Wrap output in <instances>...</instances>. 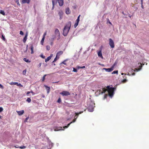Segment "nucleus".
<instances>
[{
  "mask_svg": "<svg viewBox=\"0 0 149 149\" xmlns=\"http://www.w3.org/2000/svg\"><path fill=\"white\" fill-rule=\"evenodd\" d=\"M31 93H32L33 95H34L35 94V93L32 91H31Z\"/></svg>",
  "mask_w": 149,
  "mask_h": 149,
  "instance_id": "nucleus-50",
  "label": "nucleus"
},
{
  "mask_svg": "<svg viewBox=\"0 0 149 149\" xmlns=\"http://www.w3.org/2000/svg\"><path fill=\"white\" fill-rule=\"evenodd\" d=\"M115 63L113 67H111L110 68H103V69L105 70V71L107 72H111V71H112L113 70V67L115 65Z\"/></svg>",
  "mask_w": 149,
  "mask_h": 149,
  "instance_id": "nucleus-9",
  "label": "nucleus"
},
{
  "mask_svg": "<svg viewBox=\"0 0 149 149\" xmlns=\"http://www.w3.org/2000/svg\"><path fill=\"white\" fill-rule=\"evenodd\" d=\"M108 96V95L107 94H105L104 96V99H105Z\"/></svg>",
  "mask_w": 149,
  "mask_h": 149,
  "instance_id": "nucleus-46",
  "label": "nucleus"
},
{
  "mask_svg": "<svg viewBox=\"0 0 149 149\" xmlns=\"http://www.w3.org/2000/svg\"><path fill=\"white\" fill-rule=\"evenodd\" d=\"M15 148H19V147H17V146H14Z\"/></svg>",
  "mask_w": 149,
  "mask_h": 149,
  "instance_id": "nucleus-63",
  "label": "nucleus"
},
{
  "mask_svg": "<svg viewBox=\"0 0 149 149\" xmlns=\"http://www.w3.org/2000/svg\"><path fill=\"white\" fill-rule=\"evenodd\" d=\"M60 94H61L63 96H67L70 95V93L66 91H63L62 92L60 93Z\"/></svg>",
  "mask_w": 149,
  "mask_h": 149,
  "instance_id": "nucleus-10",
  "label": "nucleus"
},
{
  "mask_svg": "<svg viewBox=\"0 0 149 149\" xmlns=\"http://www.w3.org/2000/svg\"><path fill=\"white\" fill-rule=\"evenodd\" d=\"M15 2H18V1H19V0H15Z\"/></svg>",
  "mask_w": 149,
  "mask_h": 149,
  "instance_id": "nucleus-59",
  "label": "nucleus"
},
{
  "mask_svg": "<svg viewBox=\"0 0 149 149\" xmlns=\"http://www.w3.org/2000/svg\"><path fill=\"white\" fill-rule=\"evenodd\" d=\"M58 14L60 16V19H61L62 18L63 16V13L62 11H59L58 13Z\"/></svg>",
  "mask_w": 149,
  "mask_h": 149,
  "instance_id": "nucleus-17",
  "label": "nucleus"
},
{
  "mask_svg": "<svg viewBox=\"0 0 149 149\" xmlns=\"http://www.w3.org/2000/svg\"><path fill=\"white\" fill-rule=\"evenodd\" d=\"M95 104L93 102L91 101V100L88 101L87 103L88 106V109L90 112H93L94 111V108L95 107Z\"/></svg>",
  "mask_w": 149,
  "mask_h": 149,
  "instance_id": "nucleus-2",
  "label": "nucleus"
},
{
  "mask_svg": "<svg viewBox=\"0 0 149 149\" xmlns=\"http://www.w3.org/2000/svg\"><path fill=\"white\" fill-rule=\"evenodd\" d=\"M80 16H81V15H79L78 16V17L77 19H79V18H80Z\"/></svg>",
  "mask_w": 149,
  "mask_h": 149,
  "instance_id": "nucleus-57",
  "label": "nucleus"
},
{
  "mask_svg": "<svg viewBox=\"0 0 149 149\" xmlns=\"http://www.w3.org/2000/svg\"><path fill=\"white\" fill-rule=\"evenodd\" d=\"M72 71H73L74 72H77V70L75 68H73V70Z\"/></svg>",
  "mask_w": 149,
  "mask_h": 149,
  "instance_id": "nucleus-40",
  "label": "nucleus"
},
{
  "mask_svg": "<svg viewBox=\"0 0 149 149\" xmlns=\"http://www.w3.org/2000/svg\"><path fill=\"white\" fill-rule=\"evenodd\" d=\"M31 101V100L30 98H28L26 100V101L29 103Z\"/></svg>",
  "mask_w": 149,
  "mask_h": 149,
  "instance_id": "nucleus-31",
  "label": "nucleus"
},
{
  "mask_svg": "<svg viewBox=\"0 0 149 149\" xmlns=\"http://www.w3.org/2000/svg\"><path fill=\"white\" fill-rule=\"evenodd\" d=\"M141 7H142V8H144L143 7V4H141Z\"/></svg>",
  "mask_w": 149,
  "mask_h": 149,
  "instance_id": "nucleus-60",
  "label": "nucleus"
},
{
  "mask_svg": "<svg viewBox=\"0 0 149 149\" xmlns=\"http://www.w3.org/2000/svg\"><path fill=\"white\" fill-rule=\"evenodd\" d=\"M70 13V10L69 8H68L66 9L65 11V13L67 14H69Z\"/></svg>",
  "mask_w": 149,
  "mask_h": 149,
  "instance_id": "nucleus-22",
  "label": "nucleus"
},
{
  "mask_svg": "<svg viewBox=\"0 0 149 149\" xmlns=\"http://www.w3.org/2000/svg\"><path fill=\"white\" fill-rule=\"evenodd\" d=\"M121 74L122 75H123V74H124L123 73H122ZM125 74V75H126V74Z\"/></svg>",
  "mask_w": 149,
  "mask_h": 149,
  "instance_id": "nucleus-61",
  "label": "nucleus"
},
{
  "mask_svg": "<svg viewBox=\"0 0 149 149\" xmlns=\"http://www.w3.org/2000/svg\"><path fill=\"white\" fill-rule=\"evenodd\" d=\"M40 56L42 58H45V56L42 54H41L40 55Z\"/></svg>",
  "mask_w": 149,
  "mask_h": 149,
  "instance_id": "nucleus-38",
  "label": "nucleus"
},
{
  "mask_svg": "<svg viewBox=\"0 0 149 149\" xmlns=\"http://www.w3.org/2000/svg\"><path fill=\"white\" fill-rule=\"evenodd\" d=\"M55 35L54 36H53L52 39L53 40L54 39L56 38V36H58L59 38H60V33L59 30L57 29H55Z\"/></svg>",
  "mask_w": 149,
  "mask_h": 149,
  "instance_id": "nucleus-5",
  "label": "nucleus"
},
{
  "mask_svg": "<svg viewBox=\"0 0 149 149\" xmlns=\"http://www.w3.org/2000/svg\"><path fill=\"white\" fill-rule=\"evenodd\" d=\"M47 50H49L50 49V47L48 45H47L46 47Z\"/></svg>",
  "mask_w": 149,
  "mask_h": 149,
  "instance_id": "nucleus-39",
  "label": "nucleus"
},
{
  "mask_svg": "<svg viewBox=\"0 0 149 149\" xmlns=\"http://www.w3.org/2000/svg\"><path fill=\"white\" fill-rule=\"evenodd\" d=\"M77 68L78 69H80V68H82V69H83V68H85V66H84L82 67H80V66H77Z\"/></svg>",
  "mask_w": 149,
  "mask_h": 149,
  "instance_id": "nucleus-26",
  "label": "nucleus"
},
{
  "mask_svg": "<svg viewBox=\"0 0 149 149\" xmlns=\"http://www.w3.org/2000/svg\"><path fill=\"white\" fill-rule=\"evenodd\" d=\"M79 19H77L76 20V22L74 24V28H76L77 26H78L79 22Z\"/></svg>",
  "mask_w": 149,
  "mask_h": 149,
  "instance_id": "nucleus-14",
  "label": "nucleus"
},
{
  "mask_svg": "<svg viewBox=\"0 0 149 149\" xmlns=\"http://www.w3.org/2000/svg\"><path fill=\"white\" fill-rule=\"evenodd\" d=\"M19 148L21 149H24L26 148V146H22L20 147Z\"/></svg>",
  "mask_w": 149,
  "mask_h": 149,
  "instance_id": "nucleus-35",
  "label": "nucleus"
},
{
  "mask_svg": "<svg viewBox=\"0 0 149 149\" xmlns=\"http://www.w3.org/2000/svg\"><path fill=\"white\" fill-rule=\"evenodd\" d=\"M52 56L53 54H51L50 56L48 57L47 58L45 59V62L46 63L48 61H49L50 59H51Z\"/></svg>",
  "mask_w": 149,
  "mask_h": 149,
  "instance_id": "nucleus-13",
  "label": "nucleus"
},
{
  "mask_svg": "<svg viewBox=\"0 0 149 149\" xmlns=\"http://www.w3.org/2000/svg\"><path fill=\"white\" fill-rule=\"evenodd\" d=\"M48 143L49 145V146L50 147H52L53 146V143H52L49 140H48Z\"/></svg>",
  "mask_w": 149,
  "mask_h": 149,
  "instance_id": "nucleus-21",
  "label": "nucleus"
},
{
  "mask_svg": "<svg viewBox=\"0 0 149 149\" xmlns=\"http://www.w3.org/2000/svg\"><path fill=\"white\" fill-rule=\"evenodd\" d=\"M71 22H68L64 27L63 31V35L65 36H66L70 30L71 25Z\"/></svg>",
  "mask_w": 149,
  "mask_h": 149,
  "instance_id": "nucleus-1",
  "label": "nucleus"
},
{
  "mask_svg": "<svg viewBox=\"0 0 149 149\" xmlns=\"http://www.w3.org/2000/svg\"><path fill=\"white\" fill-rule=\"evenodd\" d=\"M30 0H22L21 3L22 4L27 3L29 4L30 3Z\"/></svg>",
  "mask_w": 149,
  "mask_h": 149,
  "instance_id": "nucleus-12",
  "label": "nucleus"
},
{
  "mask_svg": "<svg viewBox=\"0 0 149 149\" xmlns=\"http://www.w3.org/2000/svg\"><path fill=\"white\" fill-rule=\"evenodd\" d=\"M83 112H80L79 113H75V114H76V115L77 116H78L79 114H81V113H82Z\"/></svg>",
  "mask_w": 149,
  "mask_h": 149,
  "instance_id": "nucleus-44",
  "label": "nucleus"
},
{
  "mask_svg": "<svg viewBox=\"0 0 149 149\" xmlns=\"http://www.w3.org/2000/svg\"><path fill=\"white\" fill-rule=\"evenodd\" d=\"M3 110V109L2 107H0V112H1Z\"/></svg>",
  "mask_w": 149,
  "mask_h": 149,
  "instance_id": "nucleus-45",
  "label": "nucleus"
},
{
  "mask_svg": "<svg viewBox=\"0 0 149 149\" xmlns=\"http://www.w3.org/2000/svg\"><path fill=\"white\" fill-rule=\"evenodd\" d=\"M0 88H1L2 89L3 88V86L1 84H0Z\"/></svg>",
  "mask_w": 149,
  "mask_h": 149,
  "instance_id": "nucleus-49",
  "label": "nucleus"
},
{
  "mask_svg": "<svg viewBox=\"0 0 149 149\" xmlns=\"http://www.w3.org/2000/svg\"><path fill=\"white\" fill-rule=\"evenodd\" d=\"M58 82H53V83H58Z\"/></svg>",
  "mask_w": 149,
  "mask_h": 149,
  "instance_id": "nucleus-64",
  "label": "nucleus"
},
{
  "mask_svg": "<svg viewBox=\"0 0 149 149\" xmlns=\"http://www.w3.org/2000/svg\"><path fill=\"white\" fill-rule=\"evenodd\" d=\"M127 81V80L126 79H123L121 81V82L123 83H125Z\"/></svg>",
  "mask_w": 149,
  "mask_h": 149,
  "instance_id": "nucleus-29",
  "label": "nucleus"
},
{
  "mask_svg": "<svg viewBox=\"0 0 149 149\" xmlns=\"http://www.w3.org/2000/svg\"><path fill=\"white\" fill-rule=\"evenodd\" d=\"M26 70L25 69L22 72V74L23 75H25L26 72Z\"/></svg>",
  "mask_w": 149,
  "mask_h": 149,
  "instance_id": "nucleus-33",
  "label": "nucleus"
},
{
  "mask_svg": "<svg viewBox=\"0 0 149 149\" xmlns=\"http://www.w3.org/2000/svg\"><path fill=\"white\" fill-rule=\"evenodd\" d=\"M65 61H63L62 62V63L65 65H66V63H65Z\"/></svg>",
  "mask_w": 149,
  "mask_h": 149,
  "instance_id": "nucleus-51",
  "label": "nucleus"
},
{
  "mask_svg": "<svg viewBox=\"0 0 149 149\" xmlns=\"http://www.w3.org/2000/svg\"><path fill=\"white\" fill-rule=\"evenodd\" d=\"M118 73V70L114 71L112 72V74H117Z\"/></svg>",
  "mask_w": 149,
  "mask_h": 149,
  "instance_id": "nucleus-32",
  "label": "nucleus"
},
{
  "mask_svg": "<svg viewBox=\"0 0 149 149\" xmlns=\"http://www.w3.org/2000/svg\"><path fill=\"white\" fill-rule=\"evenodd\" d=\"M16 3H17V5H18L19 6L20 5V4L19 3V1L17 2Z\"/></svg>",
  "mask_w": 149,
  "mask_h": 149,
  "instance_id": "nucleus-54",
  "label": "nucleus"
},
{
  "mask_svg": "<svg viewBox=\"0 0 149 149\" xmlns=\"http://www.w3.org/2000/svg\"><path fill=\"white\" fill-rule=\"evenodd\" d=\"M29 117H27L26 118L24 122H27V120H28V119H29Z\"/></svg>",
  "mask_w": 149,
  "mask_h": 149,
  "instance_id": "nucleus-47",
  "label": "nucleus"
},
{
  "mask_svg": "<svg viewBox=\"0 0 149 149\" xmlns=\"http://www.w3.org/2000/svg\"><path fill=\"white\" fill-rule=\"evenodd\" d=\"M41 65L42 63H40L38 65V67H40L41 66Z\"/></svg>",
  "mask_w": 149,
  "mask_h": 149,
  "instance_id": "nucleus-52",
  "label": "nucleus"
},
{
  "mask_svg": "<svg viewBox=\"0 0 149 149\" xmlns=\"http://www.w3.org/2000/svg\"><path fill=\"white\" fill-rule=\"evenodd\" d=\"M19 34L21 35H23L24 34V33L22 31H20Z\"/></svg>",
  "mask_w": 149,
  "mask_h": 149,
  "instance_id": "nucleus-43",
  "label": "nucleus"
},
{
  "mask_svg": "<svg viewBox=\"0 0 149 149\" xmlns=\"http://www.w3.org/2000/svg\"><path fill=\"white\" fill-rule=\"evenodd\" d=\"M9 84L11 85H17L18 84V82H10L9 83Z\"/></svg>",
  "mask_w": 149,
  "mask_h": 149,
  "instance_id": "nucleus-23",
  "label": "nucleus"
},
{
  "mask_svg": "<svg viewBox=\"0 0 149 149\" xmlns=\"http://www.w3.org/2000/svg\"><path fill=\"white\" fill-rule=\"evenodd\" d=\"M107 92L108 93L109 95L111 98L114 94V91L116 89V88L110 87L109 86H107Z\"/></svg>",
  "mask_w": 149,
  "mask_h": 149,
  "instance_id": "nucleus-4",
  "label": "nucleus"
},
{
  "mask_svg": "<svg viewBox=\"0 0 149 149\" xmlns=\"http://www.w3.org/2000/svg\"><path fill=\"white\" fill-rule=\"evenodd\" d=\"M77 118H77H76L74 120H73L69 124H68L67 126H65L64 127H63V128L62 127H55L54 129V131H58L61 130H64V129L67 128L69 126V125L71 123L74 122L76 121V119Z\"/></svg>",
  "mask_w": 149,
  "mask_h": 149,
  "instance_id": "nucleus-3",
  "label": "nucleus"
},
{
  "mask_svg": "<svg viewBox=\"0 0 149 149\" xmlns=\"http://www.w3.org/2000/svg\"><path fill=\"white\" fill-rule=\"evenodd\" d=\"M106 91L107 90L106 89L104 88H102L101 89L98 90L96 92V93H97L99 94H102L104 93H105Z\"/></svg>",
  "mask_w": 149,
  "mask_h": 149,
  "instance_id": "nucleus-6",
  "label": "nucleus"
},
{
  "mask_svg": "<svg viewBox=\"0 0 149 149\" xmlns=\"http://www.w3.org/2000/svg\"><path fill=\"white\" fill-rule=\"evenodd\" d=\"M109 45L112 48L114 47V43L113 40L111 38L109 39Z\"/></svg>",
  "mask_w": 149,
  "mask_h": 149,
  "instance_id": "nucleus-8",
  "label": "nucleus"
},
{
  "mask_svg": "<svg viewBox=\"0 0 149 149\" xmlns=\"http://www.w3.org/2000/svg\"><path fill=\"white\" fill-rule=\"evenodd\" d=\"M135 75V73H133L132 74V76H134Z\"/></svg>",
  "mask_w": 149,
  "mask_h": 149,
  "instance_id": "nucleus-58",
  "label": "nucleus"
},
{
  "mask_svg": "<svg viewBox=\"0 0 149 149\" xmlns=\"http://www.w3.org/2000/svg\"><path fill=\"white\" fill-rule=\"evenodd\" d=\"M45 38L44 37H43L42 38L41 41L40 43L42 45H43V42L45 40Z\"/></svg>",
  "mask_w": 149,
  "mask_h": 149,
  "instance_id": "nucleus-25",
  "label": "nucleus"
},
{
  "mask_svg": "<svg viewBox=\"0 0 149 149\" xmlns=\"http://www.w3.org/2000/svg\"><path fill=\"white\" fill-rule=\"evenodd\" d=\"M123 79H126L127 78V77L125 76H123Z\"/></svg>",
  "mask_w": 149,
  "mask_h": 149,
  "instance_id": "nucleus-56",
  "label": "nucleus"
},
{
  "mask_svg": "<svg viewBox=\"0 0 149 149\" xmlns=\"http://www.w3.org/2000/svg\"><path fill=\"white\" fill-rule=\"evenodd\" d=\"M46 75H47L46 74H45V75H44V76L43 77L42 79V81H44L45 79V77L46 76Z\"/></svg>",
  "mask_w": 149,
  "mask_h": 149,
  "instance_id": "nucleus-34",
  "label": "nucleus"
},
{
  "mask_svg": "<svg viewBox=\"0 0 149 149\" xmlns=\"http://www.w3.org/2000/svg\"><path fill=\"white\" fill-rule=\"evenodd\" d=\"M16 112L18 114L19 116H21L22 115L24 112V110H23L20 111H17Z\"/></svg>",
  "mask_w": 149,
  "mask_h": 149,
  "instance_id": "nucleus-15",
  "label": "nucleus"
},
{
  "mask_svg": "<svg viewBox=\"0 0 149 149\" xmlns=\"http://www.w3.org/2000/svg\"><path fill=\"white\" fill-rule=\"evenodd\" d=\"M44 86L46 88V89L47 91V93H48L50 91V88L46 85H44Z\"/></svg>",
  "mask_w": 149,
  "mask_h": 149,
  "instance_id": "nucleus-20",
  "label": "nucleus"
},
{
  "mask_svg": "<svg viewBox=\"0 0 149 149\" xmlns=\"http://www.w3.org/2000/svg\"><path fill=\"white\" fill-rule=\"evenodd\" d=\"M127 75L128 76H130V75L129 74V73H128Z\"/></svg>",
  "mask_w": 149,
  "mask_h": 149,
  "instance_id": "nucleus-62",
  "label": "nucleus"
},
{
  "mask_svg": "<svg viewBox=\"0 0 149 149\" xmlns=\"http://www.w3.org/2000/svg\"><path fill=\"white\" fill-rule=\"evenodd\" d=\"M1 38L4 40H5L6 39L5 38V36H3V35H2V38Z\"/></svg>",
  "mask_w": 149,
  "mask_h": 149,
  "instance_id": "nucleus-36",
  "label": "nucleus"
},
{
  "mask_svg": "<svg viewBox=\"0 0 149 149\" xmlns=\"http://www.w3.org/2000/svg\"><path fill=\"white\" fill-rule=\"evenodd\" d=\"M0 13L3 15H5V13L4 12L3 10H1L0 11Z\"/></svg>",
  "mask_w": 149,
  "mask_h": 149,
  "instance_id": "nucleus-28",
  "label": "nucleus"
},
{
  "mask_svg": "<svg viewBox=\"0 0 149 149\" xmlns=\"http://www.w3.org/2000/svg\"><path fill=\"white\" fill-rule=\"evenodd\" d=\"M57 102L58 103H60L61 102V100L60 98H58Z\"/></svg>",
  "mask_w": 149,
  "mask_h": 149,
  "instance_id": "nucleus-37",
  "label": "nucleus"
},
{
  "mask_svg": "<svg viewBox=\"0 0 149 149\" xmlns=\"http://www.w3.org/2000/svg\"><path fill=\"white\" fill-rule=\"evenodd\" d=\"M141 65V64L140 63H138V66H140V68H135L134 69V70H133V69H132V72H133V71L134 72H135V71H136V72H138L141 69V67H142V66Z\"/></svg>",
  "mask_w": 149,
  "mask_h": 149,
  "instance_id": "nucleus-7",
  "label": "nucleus"
},
{
  "mask_svg": "<svg viewBox=\"0 0 149 149\" xmlns=\"http://www.w3.org/2000/svg\"><path fill=\"white\" fill-rule=\"evenodd\" d=\"M31 54H32L33 53V45H31Z\"/></svg>",
  "mask_w": 149,
  "mask_h": 149,
  "instance_id": "nucleus-30",
  "label": "nucleus"
},
{
  "mask_svg": "<svg viewBox=\"0 0 149 149\" xmlns=\"http://www.w3.org/2000/svg\"><path fill=\"white\" fill-rule=\"evenodd\" d=\"M59 58V57L58 56H57L56 55V57L54 58V60L53 61V62H55V61H56L57 60V59H58Z\"/></svg>",
  "mask_w": 149,
  "mask_h": 149,
  "instance_id": "nucleus-27",
  "label": "nucleus"
},
{
  "mask_svg": "<svg viewBox=\"0 0 149 149\" xmlns=\"http://www.w3.org/2000/svg\"><path fill=\"white\" fill-rule=\"evenodd\" d=\"M143 0H141V4H143Z\"/></svg>",
  "mask_w": 149,
  "mask_h": 149,
  "instance_id": "nucleus-55",
  "label": "nucleus"
},
{
  "mask_svg": "<svg viewBox=\"0 0 149 149\" xmlns=\"http://www.w3.org/2000/svg\"><path fill=\"white\" fill-rule=\"evenodd\" d=\"M28 33L27 32L25 35V36H24V38H23V42L24 43H25L27 40V37L28 36Z\"/></svg>",
  "mask_w": 149,
  "mask_h": 149,
  "instance_id": "nucleus-16",
  "label": "nucleus"
},
{
  "mask_svg": "<svg viewBox=\"0 0 149 149\" xmlns=\"http://www.w3.org/2000/svg\"><path fill=\"white\" fill-rule=\"evenodd\" d=\"M52 4H53L52 9H53L54 8V0H52Z\"/></svg>",
  "mask_w": 149,
  "mask_h": 149,
  "instance_id": "nucleus-42",
  "label": "nucleus"
},
{
  "mask_svg": "<svg viewBox=\"0 0 149 149\" xmlns=\"http://www.w3.org/2000/svg\"><path fill=\"white\" fill-rule=\"evenodd\" d=\"M17 86H19L20 87H22L23 86L22 85L20 84H18H18L17 85Z\"/></svg>",
  "mask_w": 149,
  "mask_h": 149,
  "instance_id": "nucleus-41",
  "label": "nucleus"
},
{
  "mask_svg": "<svg viewBox=\"0 0 149 149\" xmlns=\"http://www.w3.org/2000/svg\"><path fill=\"white\" fill-rule=\"evenodd\" d=\"M59 5L60 6H62L63 4V0H57Z\"/></svg>",
  "mask_w": 149,
  "mask_h": 149,
  "instance_id": "nucleus-11",
  "label": "nucleus"
},
{
  "mask_svg": "<svg viewBox=\"0 0 149 149\" xmlns=\"http://www.w3.org/2000/svg\"><path fill=\"white\" fill-rule=\"evenodd\" d=\"M23 60L24 61L27 63H29L30 62V61H29V59H27L26 58H24L23 59Z\"/></svg>",
  "mask_w": 149,
  "mask_h": 149,
  "instance_id": "nucleus-24",
  "label": "nucleus"
},
{
  "mask_svg": "<svg viewBox=\"0 0 149 149\" xmlns=\"http://www.w3.org/2000/svg\"><path fill=\"white\" fill-rule=\"evenodd\" d=\"M98 55L99 57L101 58H103V56L102 54L101 51L100 50L99 51L98 53Z\"/></svg>",
  "mask_w": 149,
  "mask_h": 149,
  "instance_id": "nucleus-18",
  "label": "nucleus"
},
{
  "mask_svg": "<svg viewBox=\"0 0 149 149\" xmlns=\"http://www.w3.org/2000/svg\"><path fill=\"white\" fill-rule=\"evenodd\" d=\"M63 53V52L62 51H60L59 52H58L57 54H56V56H58L59 57V56L61 54H62Z\"/></svg>",
  "mask_w": 149,
  "mask_h": 149,
  "instance_id": "nucleus-19",
  "label": "nucleus"
},
{
  "mask_svg": "<svg viewBox=\"0 0 149 149\" xmlns=\"http://www.w3.org/2000/svg\"><path fill=\"white\" fill-rule=\"evenodd\" d=\"M46 34H47V32H46L44 34V35H43V37H44V38H45V36L46 35Z\"/></svg>",
  "mask_w": 149,
  "mask_h": 149,
  "instance_id": "nucleus-48",
  "label": "nucleus"
},
{
  "mask_svg": "<svg viewBox=\"0 0 149 149\" xmlns=\"http://www.w3.org/2000/svg\"><path fill=\"white\" fill-rule=\"evenodd\" d=\"M30 93L31 91H28L26 93V95H28Z\"/></svg>",
  "mask_w": 149,
  "mask_h": 149,
  "instance_id": "nucleus-53",
  "label": "nucleus"
}]
</instances>
